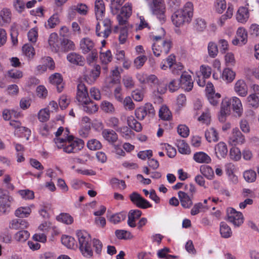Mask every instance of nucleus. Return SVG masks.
<instances>
[{"label":"nucleus","mask_w":259,"mask_h":259,"mask_svg":"<svg viewBox=\"0 0 259 259\" xmlns=\"http://www.w3.org/2000/svg\"><path fill=\"white\" fill-rule=\"evenodd\" d=\"M69 130L66 128L65 134L66 138H55L54 141L58 148H63V151L67 153H76L83 147L84 142L82 140H74L72 136H68Z\"/></svg>","instance_id":"nucleus-1"},{"label":"nucleus","mask_w":259,"mask_h":259,"mask_svg":"<svg viewBox=\"0 0 259 259\" xmlns=\"http://www.w3.org/2000/svg\"><path fill=\"white\" fill-rule=\"evenodd\" d=\"M193 15V5L188 2L182 9L175 12L171 16V21L174 25L180 27L186 23H189Z\"/></svg>","instance_id":"nucleus-2"},{"label":"nucleus","mask_w":259,"mask_h":259,"mask_svg":"<svg viewBox=\"0 0 259 259\" xmlns=\"http://www.w3.org/2000/svg\"><path fill=\"white\" fill-rule=\"evenodd\" d=\"M79 250L83 256L88 258L93 255L92 242L90 235L84 230H77L76 233Z\"/></svg>","instance_id":"nucleus-3"},{"label":"nucleus","mask_w":259,"mask_h":259,"mask_svg":"<svg viewBox=\"0 0 259 259\" xmlns=\"http://www.w3.org/2000/svg\"><path fill=\"white\" fill-rule=\"evenodd\" d=\"M152 39L154 41L152 49L155 56H165L169 53L172 46L170 39H162V36H153Z\"/></svg>","instance_id":"nucleus-4"},{"label":"nucleus","mask_w":259,"mask_h":259,"mask_svg":"<svg viewBox=\"0 0 259 259\" xmlns=\"http://www.w3.org/2000/svg\"><path fill=\"white\" fill-rule=\"evenodd\" d=\"M149 8L153 14L159 16L160 18L164 19L165 12L164 0H152L148 4Z\"/></svg>","instance_id":"nucleus-5"},{"label":"nucleus","mask_w":259,"mask_h":259,"mask_svg":"<svg viewBox=\"0 0 259 259\" xmlns=\"http://www.w3.org/2000/svg\"><path fill=\"white\" fill-rule=\"evenodd\" d=\"M88 64L93 68L91 71L90 76L95 81L97 78V51L94 49L87 57Z\"/></svg>","instance_id":"nucleus-6"},{"label":"nucleus","mask_w":259,"mask_h":259,"mask_svg":"<svg viewBox=\"0 0 259 259\" xmlns=\"http://www.w3.org/2000/svg\"><path fill=\"white\" fill-rule=\"evenodd\" d=\"M155 115V110L153 105L150 103H146L144 106L140 107L135 110L136 117L140 120H143L145 117L153 116Z\"/></svg>","instance_id":"nucleus-7"},{"label":"nucleus","mask_w":259,"mask_h":259,"mask_svg":"<svg viewBox=\"0 0 259 259\" xmlns=\"http://www.w3.org/2000/svg\"><path fill=\"white\" fill-rule=\"evenodd\" d=\"M251 0H245L246 7H241L238 9L236 15V20L238 22L245 23L247 21L249 17L248 7L251 4Z\"/></svg>","instance_id":"nucleus-8"},{"label":"nucleus","mask_w":259,"mask_h":259,"mask_svg":"<svg viewBox=\"0 0 259 259\" xmlns=\"http://www.w3.org/2000/svg\"><path fill=\"white\" fill-rule=\"evenodd\" d=\"M227 212L228 221L235 226L238 227L243 223V216L241 212L233 208H229Z\"/></svg>","instance_id":"nucleus-9"},{"label":"nucleus","mask_w":259,"mask_h":259,"mask_svg":"<svg viewBox=\"0 0 259 259\" xmlns=\"http://www.w3.org/2000/svg\"><path fill=\"white\" fill-rule=\"evenodd\" d=\"M13 201V197L8 193H3L0 195V212L3 214L9 212Z\"/></svg>","instance_id":"nucleus-10"},{"label":"nucleus","mask_w":259,"mask_h":259,"mask_svg":"<svg viewBox=\"0 0 259 259\" xmlns=\"http://www.w3.org/2000/svg\"><path fill=\"white\" fill-rule=\"evenodd\" d=\"M245 141L244 135L237 128H233L229 137L228 142L232 145L242 144Z\"/></svg>","instance_id":"nucleus-11"},{"label":"nucleus","mask_w":259,"mask_h":259,"mask_svg":"<svg viewBox=\"0 0 259 259\" xmlns=\"http://www.w3.org/2000/svg\"><path fill=\"white\" fill-rule=\"evenodd\" d=\"M146 83H151V85L156 88L157 93L162 94L166 91L165 85L159 80L158 78L154 74L148 76Z\"/></svg>","instance_id":"nucleus-12"},{"label":"nucleus","mask_w":259,"mask_h":259,"mask_svg":"<svg viewBox=\"0 0 259 259\" xmlns=\"http://www.w3.org/2000/svg\"><path fill=\"white\" fill-rule=\"evenodd\" d=\"M76 99L81 105H83L87 102L90 99L88 96L87 89L85 85L80 82L77 85V91L76 93Z\"/></svg>","instance_id":"nucleus-13"},{"label":"nucleus","mask_w":259,"mask_h":259,"mask_svg":"<svg viewBox=\"0 0 259 259\" xmlns=\"http://www.w3.org/2000/svg\"><path fill=\"white\" fill-rule=\"evenodd\" d=\"M179 81L182 89L187 92L192 90L193 87V81L191 76L187 72H184L182 74L181 79Z\"/></svg>","instance_id":"nucleus-14"},{"label":"nucleus","mask_w":259,"mask_h":259,"mask_svg":"<svg viewBox=\"0 0 259 259\" xmlns=\"http://www.w3.org/2000/svg\"><path fill=\"white\" fill-rule=\"evenodd\" d=\"M231 101L229 98L223 100L221 104L220 114L219 116L220 121L224 122L226 120V117L230 113Z\"/></svg>","instance_id":"nucleus-15"},{"label":"nucleus","mask_w":259,"mask_h":259,"mask_svg":"<svg viewBox=\"0 0 259 259\" xmlns=\"http://www.w3.org/2000/svg\"><path fill=\"white\" fill-rule=\"evenodd\" d=\"M178 197L180 199L181 205L185 208H189L193 204L192 196L188 195V193L180 191L178 192Z\"/></svg>","instance_id":"nucleus-16"},{"label":"nucleus","mask_w":259,"mask_h":259,"mask_svg":"<svg viewBox=\"0 0 259 259\" xmlns=\"http://www.w3.org/2000/svg\"><path fill=\"white\" fill-rule=\"evenodd\" d=\"M49 81L52 84L56 86L57 91L60 93L64 88L63 78L61 75L58 73H55L51 75L49 77Z\"/></svg>","instance_id":"nucleus-17"},{"label":"nucleus","mask_w":259,"mask_h":259,"mask_svg":"<svg viewBox=\"0 0 259 259\" xmlns=\"http://www.w3.org/2000/svg\"><path fill=\"white\" fill-rule=\"evenodd\" d=\"M29 225V223L26 220L19 218L12 220L9 227L12 229L22 230L27 228Z\"/></svg>","instance_id":"nucleus-18"},{"label":"nucleus","mask_w":259,"mask_h":259,"mask_svg":"<svg viewBox=\"0 0 259 259\" xmlns=\"http://www.w3.org/2000/svg\"><path fill=\"white\" fill-rule=\"evenodd\" d=\"M235 92L240 96L245 97L248 92V87L243 79L238 80L234 85Z\"/></svg>","instance_id":"nucleus-19"},{"label":"nucleus","mask_w":259,"mask_h":259,"mask_svg":"<svg viewBox=\"0 0 259 259\" xmlns=\"http://www.w3.org/2000/svg\"><path fill=\"white\" fill-rule=\"evenodd\" d=\"M214 151L218 158H225L228 153L227 145L224 142H220L215 146Z\"/></svg>","instance_id":"nucleus-20"},{"label":"nucleus","mask_w":259,"mask_h":259,"mask_svg":"<svg viewBox=\"0 0 259 259\" xmlns=\"http://www.w3.org/2000/svg\"><path fill=\"white\" fill-rule=\"evenodd\" d=\"M193 159L199 163L209 164L211 162V158L204 152H197L194 154Z\"/></svg>","instance_id":"nucleus-21"},{"label":"nucleus","mask_w":259,"mask_h":259,"mask_svg":"<svg viewBox=\"0 0 259 259\" xmlns=\"http://www.w3.org/2000/svg\"><path fill=\"white\" fill-rule=\"evenodd\" d=\"M67 60L70 63L79 66H83L84 63V58L76 53H70L67 56Z\"/></svg>","instance_id":"nucleus-22"},{"label":"nucleus","mask_w":259,"mask_h":259,"mask_svg":"<svg viewBox=\"0 0 259 259\" xmlns=\"http://www.w3.org/2000/svg\"><path fill=\"white\" fill-rule=\"evenodd\" d=\"M48 43L53 51L57 52L59 50L61 42L56 33H52L50 34L48 39Z\"/></svg>","instance_id":"nucleus-23"},{"label":"nucleus","mask_w":259,"mask_h":259,"mask_svg":"<svg viewBox=\"0 0 259 259\" xmlns=\"http://www.w3.org/2000/svg\"><path fill=\"white\" fill-rule=\"evenodd\" d=\"M102 134L104 138L110 143H114L118 140L117 134L112 130L104 129Z\"/></svg>","instance_id":"nucleus-24"},{"label":"nucleus","mask_w":259,"mask_h":259,"mask_svg":"<svg viewBox=\"0 0 259 259\" xmlns=\"http://www.w3.org/2000/svg\"><path fill=\"white\" fill-rule=\"evenodd\" d=\"M232 105L233 111L240 116L243 112V107L241 100L237 97L229 99Z\"/></svg>","instance_id":"nucleus-25"},{"label":"nucleus","mask_w":259,"mask_h":259,"mask_svg":"<svg viewBox=\"0 0 259 259\" xmlns=\"http://www.w3.org/2000/svg\"><path fill=\"white\" fill-rule=\"evenodd\" d=\"M11 21V12L9 9L4 8L0 11V25L3 26Z\"/></svg>","instance_id":"nucleus-26"},{"label":"nucleus","mask_w":259,"mask_h":259,"mask_svg":"<svg viewBox=\"0 0 259 259\" xmlns=\"http://www.w3.org/2000/svg\"><path fill=\"white\" fill-rule=\"evenodd\" d=\"M80 48L84 54L92 51L94 46V42L89 38H84L80 41Z\"/></svg>","instance_id":"nucleus-27"},{"label":"nucleus","mask_w":259,"mask_h":259,"mask_svg":"<svg viewBox=\"0 0 259 259\" xmlns=\"http://www.w3.org/2000/svg\"><path fill=\"white\" fill-rule=\"evenodd\" d=\"M200 171L201 174L208 180L213 179L214 175L213 169L209 165H202L200 166Z\"/></svg>","instance_id":"nucleus-28"},{"label":"nucleus","mask_w":259,"mask_h":259,"mask_svg":"<svg viewBox=\"0 0 259 259\" xmlns=\"http://www.w3.org/2000/svg\"><path fill=\"white\" fill-rule=\"evenodd\" d=\"M178 151L183 154H189L191 152L189 146L183 140H178L176 143Z\"/></svg>","instance_id":"nucleus-29"},{"label":"nucleus","mask_w":259,"mask_h":259,"mask_svg":"<svg viewBox=\"0 0 259 259\" xmlns=\"http://www.w3.org/2000/svg\"><path fill=\"white\" fill-rule=\"evenodd\" d=\"M127 123L128 125L133 130L137 132H140L142 130L141 124L134 118L133 116H131L127 118Z\"/></svg>","instance_id":"nucleus-30"},{"label":"nucleus","mask_w":259,"mask_h":259,"mask_svg":"<svg viewBox=\"0 0 259 259\" xmlns=\"http://www.w3.org/2000/svg\"><path fill=\"white\" fill-rule=\"evenodd\" d=\"M110 184L114 189L124 190L126 188L125 181L116 178H112L110 181Z\"/></svg>","instance_id":"nucleus-31"},{"label":"nucleus","mask_w":259,"mask_h":259,"mask_svg":"<svg viewBox=\"0 0 259 259\" xmlns=\"http://www.w3.org/2000/svg\"><path fill=\"white\" fill-rule=\"evenodd\" d=\"M205 136L208 142H217L219 140V135L214 128H210L205 132Z\"/></svg>","instance_id":"nucleus-32"},{"label":"nucleus","mask_w":259,"mask_h":259,"mask_svg":"<svg viewBox=\"0 0 259 259\" xmlns=\"http://www.w3.org/2000/svg\"><path fill=\"white\" fill-rule=\"evenodd\" d=\"M83 110L89 114H92L97 111V105L96 103L90 99L83 105Z\"/></svg>","instance_id":"nucleus-33"},{"label":"nucleus","mask_w":259,"mask_h":259,"mask_svg":"<svg viewBox=\"0 0 259 259\" xmlns=\"http://www.w3.org/2000/svg\"><path fill=\"white\" fill-rule=\"evenodd\" d=\"M103 31L98 33V36L100 35L101 33L104 34V36L107 37L111 33V23L110 19L106 18L102 21Z\"/></svg>","instance_id":"nucleus-34"},{"label":"nucleus","mask_w":259,"mask_h":259,"mask_svg":"<svg viewBox=\"0 0 259 259\" xmlns=\"http://www.w3.org/2000/svg\"><path fill=\"white\" fill-rule=\"evenodd\" d=\"M235 75V72L227 68L223 70L221 77L224 80L231 82L234 79Z\"/></svg>","instance_id":"nucleus-35"},{"label":"nucleus","mask_w":259,"mask_h":259,"mask_svg":"<svg viewBox=\"0 0 259 259\" xmlns=\"http://www.w3.org/2000/svg\"><path fill=\"white\" fill-rule=\"evenodd\" d=\"M116 131L119 133L121 136L126 140L132 139L134 136L133 132L126 126L119 127V128H117Z\"/></svg>","instance_id":"nucleus-36"},{"label":"nucleus","mask_w":259,"mask_h":259,"mask_svg":"<svg viewBox=\"0 0 259 259\" xmlns=\"http://www.w3.org/2000/svg\"><path fill=\"white\" fill-rule=\"evenodd\" d=\"M220 231L222 237L228 238L231 236L232 231L230 227L225 222L220 224Z\"/></svg>","instance_id":"nucleus-37"},{"label":"nucleus","mask_w":259,"mask_h":259,"mask_svg":"<svg viewBox=\"0 0 259 259\" xmlns=\"http://www.w3.org/2000/svg\"><path fill=\"white\" fill-rule=\"evenodd\" d=\"M60 22V19L58 14H54L50 17L47 23H45L46 28H53Z\"/></svg>","instance_id":"nucleus-38"},{"label":"nucleus","mask_w":259,"mask_h":259,"mask_svg":"<svg viewBox=\"0 0 259 259\" xmlns=\"http://www.w3.org/2000/svg\"><path fill=\"white\" fill-rule=\"evenodd\" d=\"M112 55L110 51L107 50L105 53H100V60L101 63L104 65L103 68L106 70L107 67L106 64L111 62Z\"/></svg>","instance_id":"nucleus-39"},{"label":"nucleus","mask_w":259,"mask_h":259,"mask_svg":"<svg viewBox=\"0 0 259 259\" xmlns=\"http://www.w3.org/2000/svg\"><path fill=\"white\" fill-rule=\"evenodd\" d=\"M31 212V209L29 207H20L17 209L15 212L16 217L23 218L28 217Z\"/></svg>","instance_id":"nucleus-40"},{"label":"nucleus","mask_w":259,"mask_h":259,"mask_svg":"<svg viewBox=\"0 0 259 259\" xmlns=\"http://www.w3.org/2000/svg\"><path fill=\"white\" fill-rule=\"evenodd\" d=\"M159 116L162 120H169L171 118V114L166 106H163L159 109Z\"/></svg>","instance_id":"nucleus-41"},{"label":"nucleus","mask_w":259,"mask_h":259,"mask_svg":"<svg viewBox=\"0 0 259 259\" xmlns=\"http://www.w3.org/2000/svg\"><path fill=\"white\" fill-rule=\"evenodd\" d=\"M237 37L240 39L241 45H245L247 41V33L245 28L239 27L236 32Z\"/></svg>","instance_id":"nucleus-42"},{"label":"nucleus","mask_w":259,"mask_h":259,"mask_svg":"<svg viewBox=\"0 0 259 259\" xmlns=\"http://www.w3.org/2000/svg\"><path fill=\"white\" fill-rule=\"evenodd\" d=\"M213 7L215 11L219 14H222L226 9V2L225 0H215Z\"/></svg>","instance_id":"nucleus-43"},{"label":"nucleus","mask_w":259,"mask_h":259,"mask_svg":"<svg viewBox=\"0 0 259 259\" xmlns=\"http://www.w3.org/2000/svg\"><path fill=\"white\" fill-rule=\"evenodd\" d=\"M61 49L67 52L70 50H74V44L73 42L69 39L64 38L61 41Z\"/></svg>","instance_id":"nucleus-44"},{"label":"nucleus","mask_w":259,"mask_h":259,"mask_svg":"<svg viewBox=\"0 0 259 259\" xmlns=\"http://www.w3.org/2000/svg\"><path fill=\"white\" fill-rule=\"evenodd\" d=\"M30 236L28 231L21 230L17 232L15 235V239L19 242H24L28 239Z\"/></svg>","instance_id":"nucleus-45"},{"label":"nucleus","mask_w":259,"mask_h":259,"mask_svg":"<svg viewBox=\"0 0 259 259\" xmlns=\"http://www.w3.org/2000/svg\"><path fill=\"white\" fill-rule=\"evenodd\" d=\"M207 50L210 57L214 58L218 55V49L217 45L215 42H209L208 44Z\"/></svg>","instance_id":"nucleus-46"},{"label":"nucleus","mask_w":259,"mask_h":259,"mask_svg":"<svg viewBox=\"0 0 259 259\" xmlns=\"http://www.w3.org/2000/svg\"><path fill=\"white\" fill-rule=\"evenodd\" d=\"M100 108L104 112L107 113L112 114L115 110L113 104L107 101H104L101 103Z\"/></svg>","instance_id":"nucleus-47"},{"label":"nucleus","mask_w":259,"mask_h":259,"mask_svg":"<svg viewBox=\"0 0 259 259\" xmlns=\"http://www.w3.org/2000/svg\"><path fill=\"white\" fill-rule=\"evenodd\" d=\"M58 221L65 224L70 225L73 222V218L68 213H63L57 217Z\"/></svg>","instance_id":"nucleus-48"},{"label":"nucleus","mask_w":259,"mask_h":259,"mask_svg":"<svg viewBox=\"0 0 259 259\" xmlns=\"http://www.w3.org/2000/svg\"><path fill=\"white\" fill-rule=\"evenodd\" d=\"M243 177L246 182L252 183L255 181L256 174L255 171L249 169L244 172Z\"/></svg>","instance_id":"nucleus-49"},{"label":"nucleus","mask_w":259,"mask_h":259,"mask_svg":"<svg viewBox=\"0 0 259 259\" xmlns=\"http://www.w3.org/2000/svg\"><path fill=\"white\" fill-rule=\"evenodd\" d=\"M211 116L209 110L207 108L205 109L202 112L200 116L198 118V120L201 122L202 123L208 125L210 123Z\"/></svg>","instance_id":"nucleus-50"},{"label":"nucleus","mask_w":259,"mask_h":259,"mask_svg":"<svg viewBox=\"0 0 259 259\" xmlns=\"http://www.w3.org/2000/svg\"><path fill=\"white\" fill-rule=\"evenodd\" d=\"M107 126L112 127L117 131V128H119V120L115 117H111L105 121Z\"/></svg>","instance_id":"nucleus-51"},{"label":"nucleus","mask_w":259,"mask_h":259,"mask_svg":"<svg viewBox=\"0 0 259 259\" xmlns=\"http://www.w3.org/2000/svg\"><path fill=\"white\" fill-rule=\"evenodd\" d=\"M22 51L24 54L29 58L33 57L35 54L34 48L29 44H25L22 47Z\"/></svg>","instance_id":"nucleus-52"},{"label":"nucleus","mask_w":259,"mask_h":259,"mask_svg":"<svg viewBox=\"0 0 259 259\" xmlns=\"http://www.w3.org/2000/svg\"><path fill=\"white\" fill-rule=\"evenodd\" d=\"M248 105L253 108H257L259 105V98L255 94L248 96L247 98Z\"/></svg>","instance_id":"nucleus-53"},{"label":"nucleus","mask_w":259,"mask_h":259,"mask_svg":"<svg viewBox=\"0 0 259 259\" xmlns=\"http://www.w3.org/2000/svg\"><path fill=\"white\" fill-rule=\"evenodd\" d=\"M61 241L63 245L68 248L73 247L75 244L74 238L67 235H63L61 238Z\"/></svg>","instance_id":"nucleus-54"},{"label":"nucleus","mask_w":259,"mask_h":259,"mask_svg":"<svg viewBox=\"0 0 259 259\" xmlns=\"http://www.w3.org/2000/svg\"><path fill=\"white\" fill-rule=\"evenodd\" d=\"M50 118V111L47 108L41 109L38 113V120L42 122H46Z\"/></svg>","instance_id":"nucleus-55"},{"label":"nucleus","mask_w":259,"mask_h":259,"mask_svg":"<svg viewBox=\"0 0 259 259\" xmlns=\"http://www.w3.org/2000/svg\"><path fill=\"white\" fill-rule=\"evenodd\" d=\"M111 82L114 84L119 83L120 79V72L119 71L118 66H116L115 68L111 71Z\"/></svg>","instance_id":"nucleus-56"},{"label":"nucleus","mask_w":259,"mask_h":259,"mask_svg":"<svg viewBox=\"0 0 259 259\" xmlns=\"http://www.w3.org/2000/svg\"><path fill=\"white\" fill-rule=\"evenodd\" d=\"M194 27L198 31H202L206 27V22L202 18H196L194 21Z\"/></svg>","instance_id":"nucleus-57"},{"label":"nucleus","mask_w":259,"mask_h":259,"mask_svg":"<svg viewBox=\"0 0 259 259\" xmlns=\"http://www.w3.org/2000/svg\"><path fill=\"white\" fill-rule=\"evenodd\" d=\"M126 218V214L124 212H120L112 215L110 218V221L113 224H117Z\"/></svg>","instance_id":"nucleus-58"},{"label":"nucleus","mask_w":259,"mask_h":259,"mask_svg":"<svg viewBox=\"0 0 259 259\" xmlns=\"http://www.w3.org/2000/svg\"><path fill=\"white\" fill-rule=\"evenodd\" d=\"M230 156L231 159L237 161L239 160L241 156L240 149L236 147H233L230 150Z\"/></svg>","instance_id":"nucleus-59"},{"label":"nucleus","mask_w":259,"mask_h":259,"mask_svg":"<svg viewBox=\"0 0 259 259\" xmlns=\"http://www.w3.org/2000/svg\"><path fill=\"white\" fill-rule=\"evenodd\" d=\"M73 10L81 15H86L88 12L87 6L83 4H78L73 7Z\"/></svg>","instance_id":"nucleus-60"},{"label":"nucleus","mask_w":259,"mask_h":259,"mask_svg":"<svg viewBox=\"0 0 259 259\" xmlns=\"http://www.w3.org/2000/svg\"><path fill=\"white\" fill-rule=\"evenodd\" d=\"M15 134L17 135L21 134L22 135H19V136H23L28 140L31 135V131L26 127L20 126L18 130L15 131Z\"/></svg>","instance_id":"nucleus-61"},{"label":"nucleus","mask_w":259,"mask_h":259,"mask_svg":"<svg viewBox=\"0 0 259 259\" xmlns=\"http://www.w3.org/2000/svg\"><path fill=\"white\" fill-rule=\"evenodd\" d=\"M200 71L202 77L208 78L211 74V68L207 65H202L200 67Z\"/></svg>","instance_id":"nucleus-62"},{"label":"nucleus","mask_w":259,"mask_h":259,"mask_svg":"<svg viewBox=\"0 0 259 259\" xmlns=\"http://www.w3.org/2000/svg\"><path fill=\"white\" fill-rule=\"evenodd\" d=\"M178 133L182 137L186 138L189 135V129L185 125H180L177 128Z\"/></svg>","instance_id":"nucleus-63"},{"label":"nucleus","mask_w":259,"mask_h":259,"mask_svg":"<svg viewBox=\"0 0 259 259\" xmlns=\"http://www.w3.org/2000/svg\"><path fill=\"white\" fill-rule=\"evenodd\" d=\"M70 103V99L66 95H62L59 99V105L62 110L67 108Z\"/></svg>","instance_id":"nucleus-64"}]
</instances>
